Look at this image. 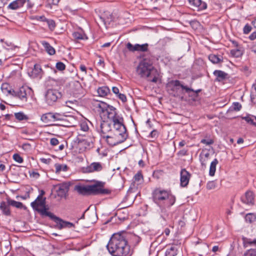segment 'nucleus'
<instances>
[{
    "instance_id": "f257e3e1",
    "label": "nucleus",
    "mask_w": 256,
    "mask_h": 256,
    "mask_svg": "<svg viewBox=\"0 0 256 256\" xmlns=\"http://www.w3.org/2000/svg\"><path fill=\"white\" fill-rule=\"evenodd\" d=\"M109 253L112 256H130V246L124 233L114 234L106 246Z\"/></svg>"
},
{
    "instance_id": "f03ea898",
    "label": "nucleus",
    "mask_w": 256,
    "mask_h": 256,
    "mask_svg": "<svg viewBox=\"0 0 256 256\" xmlns=\"http://www.w3.org/2000/svg\"><path fill=\"white\" fill-rule=\"evenodd\" d=\"M153 200L160 208L162 212L174 204L176 197L170 190L161 188H156L152 192Z\"/></svg>"
},
{
    "instance_id": "7ed1b4c3",
    "label": "nucleus",
    "mask_w": 256,
    "mask_h": 256,
    "mask_svg": "<svg viewBox=\"0 0 256 256\" xmlns=\"http://www.w3.org/2000/svg\"><path fill=\"white\" fill-rule=\"evenodd\" d=\"M104 183L98 182L92 185H76L74 190L80 194L86 196L90 194H108L110 193L108 189L104 188Z\"/></svg>"
},
{
    "instance_id": "20e7f679",
    "label": "nucleus",
    "mask_w": 256,
    "mask_h": 256,
    "mask_svg": "<svg viewBox=\"0 0 256 256\" xmlns=\"http://www.w3.org/2000/svg\"><path fill=\"white\" fill-rule=\"evenodd\" d=\"M95 106L98 108V110L102 118L112 120L114 125L122 123L120 121L121 118L116 116V108L113 106L102 102H98Z\"/></svg>"
},
{
    "instance_id": "39448f33",
    "label": "nucleus",
    "mask_w": 256,
    "mask_h": 256,
    "mask_svg": "<svg viewBox=\"0 0 256 256\" xmlns=\"http://www.w3.org/2000/svg\"><path fill=\"white\" fill-rule=\"evenodd\" d=\"M46 198H44L41 194H40L36 200L30 204V205L32 208L38 212L42 216L50 218L52 213L48 211V208L46 207Z\"/></svg>"
},
{
    "instance_id": "423d86ee",
    "label": "nucleus",
    "mask_w": 256,
    "mask_h": 256,
    "mask_svg": "<svg viewBox=\"0 0 256 256\" xmlns=\"http://www.w3.org/2000/svg\"><path fill=\"white\" fill-rule=\"evenodd\" d=\"M168 87L173 92L174 96H179L184 94V92L190 95V92L194 90L183 85L178 80H172L168 84Z\"/></svg>"
},
{
    "instance_id": "0eeeda50",
    "label": "nucleus",
    "mask_w": 256,
    "mask_h": 256,
    "mask_svg": "<svg viewBox=\"0 0 256 256\" xmlns=\"http://www.w3.org/2000/svg\"><path fill=\"white\" fill-rule=\"evenodd\" d=\"M153 67L152 62L150 60L144 58L139 63L136 72L140 77L146 78Z\"/></svg>"
},
{
    "instance_id": "6e6552de",
    "label": "nucleus",
    "mask_w": 256,
    "mask_h": 256,
    "mask_svg": "<svg viewBox=\"0 0 256 256\" xmlns=\"http://www.w3.org/2000/svg\"><path fill=\"white\" fill-rule=\"evenodd\" d=\"M61 93L58 90L50 89L47 91L46 94V102L49 105H52L56 102L58 99L61 98Z\"/></svg>"
},
{
    "instance_id": "1a4fd4ad",
    "label": "nucleus",
    "mask_w": 256,
    "mask_h": 256,
    "mask_svg": "<svg viewBox=\"0 0 256 256\" xmlns=\"http://www.w3.org/2000/svg\"><path fill=\"white\" fill-rule=\"evenodd\" d=\"M50 218L56 224L57 228L60 230L64 228H71L74 226V224L72 223L64 221L62 219L54 215L53 214Z\"/></svg>"
},
{
    "instance_id": "9d476101",
    "label": "nucleus",
    "mask_w": 256,
    "mask_h": 256,
    "mask_svg": "<svg viewBox=\"0 0 256 256\" xmlns=\"http://www.w3.org/2000/svg\"><path fill=\"white\" fill-rule=\"evenodd\" d=\"M113 130L112 129V124L108 120H102L100 125V132L101 136L104 138L108 134L112 133Z\"/></svg>"
},
{
    "instance_id": "9b49d317",
    "label": "nucleus",
    "mask_w": 256,
    "mask_h": 256,
    "mask_svg": "<svg viewBox=\"0 0 256 256\" xmlns=\"http://www.w3.org/2000/svg\"><path fill=\"white\" fill-rule=\"evenodd\" d=\"M70 186V182H64L58 184L56 190L58 196L60 198L64 196L68 192Z\"/></svg>"
},
{
    "instance_id": "f8f14e48",
    "label": "nucleus",
    "mask_w": 256,
    "mask_h": 256,
    "mask_svg": "<svg viewBox=\"0 0 256 256\" xmlns=\"http://www.w3.org/2000/svg\"><path fill=\"white\" fill-rule=\"evenodd\" d=\"M148 44H136L132 45L131 43L128 42L126 44L127 48L130 52H146L148 49Z\"/></svg>"
},
{
    "instance_id": "ddd939ff",
    "label": "nucleus",
    "mask_w": 256,
    "mask_h": 256,
    "mask_svg": "<svg viewBox=\"0 0 256 256\" xmlns=\"http://www.w3.org/2000/svg\"><path fill=\"white\" fill-rule=\"evenodd\" d=\"M188 2L192 8L198 11L205 10L207 8L206 4L201 0H188Z\"/></svg>"
},
{
    "instance_id": "4468645a",
    "label": "nucleus",
    "mask_w": 256,
    "mask_h": 256,
    "mask_svg": "<svg viewBox=\"0 0 256 256\" xmlns=\"http://www.w3.org/2000/svg\"><path fill=\"white\" fill-rule=\"evenodd\" d=\"M27 90L30 91L31 89L29 88L26 89L24 87H22L18 92H15L14 96L20 98L23 102H26L28 100Z\"/></svg>"
},
{
    "instance_id": "2eb2a0df",
    "label": "nucleus",
    "mask_w": 256,
    "mask_h": 256,
    "mask_svg": "<svg viewBox=\"0 0 256 256\" xmlns=\"http://www.w3.org/2000/svg\"><path fill=\"white\" fill-rule=\"evenodd\" d=\"M190 174L186 169H182L180 172V186L182 187L187 186L189 182Z\"/></svg>"
},
{
    "instance_id": "dca6fc26",
    "label": "nucleus",
    "mask_w": 256,
    "mask_h": 256,
    "mask_svg": "<svg viewBox=\"0 0 256 256\" xmlns=\"http://www.w3.org/2000/svg\"><path fill=\"white\" fill-rule=\"evenodd\" d=\"M26 0H15L10 2L7 6L8 10H16L22 8Z\"/></svg>"
},
{
    "instance_id": "f3484780",
    "label": "nucleus",
    "mask_w": 256,
    "mask_h": 256,
    "mask_svg": "<svg viewBox=\"0 0 256 256\" xmlns=\"http://www.w3.org/2000/svg\"><path fill=\"white\" fill-rule=\"evenodd\" d=\"M102 169V164L99 162H92L86 168V171L88 172H100Z\"/></svg>"
},
{
    "instance_id": "a211bd4d",
    "label": "nucleus",
    "mask_w": 256,
    "mask_h": 256,
    "mask_svg": "<svg viewBox=\"0 0 256 256\" xmlns=\"http://www.w3.org/2000/svg\"><path fill=\"white\" fill-rule=\"evenodd\" d=\"M210 153L207 152L202 150V152L200 154V160L202 168H206V164L210 160Z\"/></svg>"
},
{
    "instance_id": "6ab92c4d",
    "label": "nucleus",
    "mask_w": 256,
    "mask_h": 256,
    "mask_svg": "<svg viewBox=\"0 0 256 256\" xmlns=\"http://www.w3.org/2000/svg\"><path fill=\"white\" fill-rule=\"evenodd\" d=\"M242 200L244 203L248 204H252L254 202V195L252 192L248 191L245 195L242 198Z\"/></svg>"
},
{
    "instance_id": "aec40b11",
    "label": "nucleus",
    "mask_w": 256,
    "mask_h": 256,
    "mask_svg": "<svg viewBox=\"0 0 256 256\" xmlns=\"http://www.w3.org/2000/svg\"><path fill=\"white\" fill-rule=\"evenodd\" d=\"M146 78H148V80L156 83L159 78V73L157 70L153 67L150 70V72L148 76H146Z\"/></svg>"
},
{
    "instance_id": "412c9836",
    "label": "nucleus",
    "mask_w": 256,
    "mask_h": 256,
    "mask_svg": "<svg viewBox=\"0 0 256 256\" xmlns=\"http://www.w3.org/2000/svg\"><path fill=\"white\" fill-rule=\"evenodd\" d=\"M1 90L2 92L8 96V94L14 95L15 91L12 88L8 83H4L1 86Z\"/></svg>"
},
{
    "instance_id": "4be33fe9",
    "label": "nucleus",
    "mask_w": 256,
    "mask_h": 256,
    "mask_svg": "<svg viewBox=\"0 0 256 256\" xmlns=\"http://www.w3.org/2000/svg\"><path fill=\"white\" fill-rule=\"evenodd\" d=\"M10 204L8 203V202H5L2 201L0 202V210L2 211V214L6 216H10L11 214V212L10 208Z\"/></svg>"
},
{
    "instance_id": "5701e85b",
    "label": "nucleus",
    "mask_w": 256,
    "mask_h": 256,
    "mask_svg": "<svg viewBox=\"0 0 256 256\" xmlns=\"http://www.w3.org/2000/svg\"><path fill=\"white\" fill-rule=\"evenodd\" d=\"M103 138L106 140L108 144L110 146H114L119 144L112 132L110 133V134L106 135Z\"/></svg>"
},
{
    "instance_id": "b1692460",
    "label": "nucleus",
    "mask_w": 256,
    "mask_h": 256,
    "mask_svg": "<svg viewBox=\"0 0 256 256\" xmlns=\"http://www.w3.org/2000/svg\"><path fill=\"white\" fill-rule=\"evenodd\" d=\"M214 75L216 77V80L221 82L227 78L228 74L220 70H216L213 72Z\"/></svg>"
},
{
    "instance_id": "393cba45",
    "label": "nucleus",
    "mask_w": 256,
    "mask_h": 256,
    "mask_svg": "<svg viewBox=\"0 0 256 256\" xmlns=\"http://www.w3.org/2000/svg\"><path fill=\"white\" fill-rule=\"evenodd\" d=\"M42 70L40 64H36L32 72L29 73L30 77L36 78L40 76Z\"/></svg>"
},
{
    "instance_id": "a878e982",
    "label": "nucleus",
    "mask_w": 256,
    "mask_h": 256,
    "mask_svg": "<svg viewBox=\"0 0 256 256\" xmlns=\"http://www.w3.org/2000/svg\"><path fill=\"white\" fill-rule=\"evenodd\" d=\"M112 132L114 135L118 144H120L125 141L128 136V135H122L121 133H118L117 130H113Z\"/></svg>"
},
{
    "instance_id": "bb28decb",
    "label": "nucleus",
    "mask_w": 256,
    "mask_h": 256,
    "mask_svg": "<svg viewBox=\"0 0 256 256\" xmlns=\"http://www.w3.org/2000/svg\"><path fill=\"white\" fill-rule=\"evenodd\" d=\"M42 44L45 50L50 54V55H54L56 53V50L54 48L50 45V44L45 41H43L42 42Z\"/></svg>"
},
{
    "instance_id": "cd10ccee",
    "label": "nucleus",
    "mask_w": 256,
    "mask_h": 256,
    "mask_svg": "<svg viewBox=\"0 0 256 256\" xmlns=\"http://www.w3.org/2000/svg\"><path fill=\"white\" fill-rule=\"evenodd\" d=\"M6 200L8 204L13 207H15L16 208L20 209H22L24 207L22 202L16 201L10 198H7Z\"/></svg>"
},
{
    "instance_id": "c85d7f7f",
    "label": "nucleus",
    "mask_w": 256,
    "mask_h": 256,
    "mask_svg": "<svg viewBox=\"0 0 256 256\" xmlns=\"http://www.w3.org/2000/svg\"><path fill=\"white\" fill-rule=\"evenodd\" d=\"M54 167L56 168V173L58 174H60L61 172H66L68 169L67 165L65 164H56Z\"/></svg>"
},
{
    "instance_id": "c756f323",
    "label": "nucleus",
    "mask_w": 256,
    "mask_h": 256,
    "mask_svg": "<svg viewBox=\"0 0 256 256\" xmlns=\"http://www.w3.org/2000/svg\"><path fill=\"white\" fill-rule=\"evenodd\" d=\"M97 92L100 96H105L110 93V90L107 86L100 87L98 89Z\"/></svg>"
},
{
    "instance_id": "7c9ffc66",
    "label": "nucleus",
    "mask_w": 256,
    "mask_h": 256,
    "mask_svg": "<svg viewBox=\"0 0 256 256\" xmlns=\"http://www.w3.org/2000/svg\"><path fill=\"white\" fill-rule=\"evenodd\" d=\"M100 18L102 20L104 24H110L114 19L113 16L110 12H105L102 17Z\"/></svg>"
},
{
    "instance_id": "2f4dec72",
    "label": "nucleus",
    "mask_w": 256,
    "mask_h": 256,
    "mask_svg": "<svg viewBox=\"0 0 256 256\" xmlns=\"http://www.w3.org/2000/svg\"><path fill=\"white\" fill-rule=\"evenodd\" d=\"M218 160L216 158H215L210 164V170H209V174L210 176H214L215 174L216 170V166L218 164Z\"/></svg>"
},
{
    "instance_id": "473e14b6",
    "label": "nucleus",
    "mask_w": 256,
    "mask_h": 256,
    "mask_svg": "<svg viewBox=\"0 0 256 256\" xmlns=\"http://www.w3.org/2000/svg\"><path fill=\"white\" fill-rule=\"evenodd\" d=\"M242 50L240 47L236 48L230 50L231 55L234 58H240L242 55Z\"/></svg>"
},
{
    "instance_id": "72a5a7b5",
    "label": "nucleus",
    "mask_w": 256,
    "mask_h": 256,
    "mask_svg": "<svg viewBox=\"0 0 256 256\" xmlns=\"http://www.w3.org/2000/svg\"><path fill=\"white\" fill-rule=\"evenodd\" d=\"M244 246V248H246L249 246H252V244L255 245L256 246V239H254V240H252L250 238L244 237L242 238Z\"/></svg>"
},
{
    "instance_id": "f704fd0d",
    "label": "nucleus",
    "mask_w": 256,
    "mask_h": 256,
    "mask_svg": "<svg viewBox=\"0 0 256 256\" xmlns=\"http://www.w3.org/2000/svg\"><path fill=\"white\" fill-rule=\"evenodd\" d=\"M208 59L213 64H218L222 62V56H218L217 55L213 54H210L208 56Z\"/></svg>"
},
{
    "instance_id": "c9c22d12",
    "label": "nucleus",
    "mask_w": 256,
    "mask_h": 256,
    "mask_svg": "<svg viewBox=\"0 0 256 256\" xmlns=\"http://www.w3.org/2000/svg\"><path fill=\"white\" fill-rule=\"evenodd\" d=\"M40 120L44 123H50L52 122L51 112H48L43 114L40 118Z\"/></svg>"
},
{
    "instance_id": "e433bc0d",
    "label": "nucleus",
    "mask_w": 256,
    "mask_h": 256,
    "mask_svg": "<svg viewBox=\"0 0 256 256\" xmlns=\"http://www.w3.org/2000/svg\"><path fill=\"white\" fill-rule=\"evenodd\" d=\"M177 254V250L176 246H172L166 250L165 256H176Z\"/></svg>"
},
{
    "instance_id": "4c0bfd02",
    "label": "nucleus",
    "mask_w": 256,
    "mask_h": 256,
    "mask_svg": "<svg viewBox=\"0 0 256 256\" xmlns=\"http://www.w3.org/2000/svg\"><path fill=\"white\" fill-rule=\"evenodd\" d=\"M72 36L78 40L87 39L86 34L82 32H75L72 33Z\"/></svg>"
},
{
    "instance_id": "58836bf2",
    "label": "nucleus",
    "mask_w": 256,
    "mask_h": 256,
    "mask_svg": "<svg viewBox=\"0 0 256 256\" xmlns=\"http://www.w3.org/2000/svg\"><path fill=\"white\" fill-rule=\"evenodd\" d=\"M14 116L18 120L22 121L23 120H28V117L23 112H18L14 114Z\"/></svg>"
},
{
    "instance_id": "ea45409f",
    "label": "nucleus",
    "mask_w": 256,
    "mask_h": 256,
    "mask_svg": "<svg viewBox=\"0 0 256 256\" xmlns=\"http://www.w3.org/2000/svg\"><path fill=\"white\" fill-rule=\"evenodd\" d=\"M247 122L250 123L254 126H256V116H246L242 118Z\"/></svg>"
},
{
    "instance_id": "a19ab883",
    "label": "nucleus",
    "mask_w": 256,
    "mask_h": 256,
    "mask_svg": "<svg viewBox=\"0 0 256 256\" xmlns=\"http://www.w3.org/2000/svg\"><path fill=\"white\" fill-rule=\"evenodd\" d=\"M68 116L64 114L56 112V121L62 122L64 124H66L67 122Z\"/></svg>"
},
{
    "instance_id": "79ce46f5",
    "label": "nucleus",
    "mask_w": 256,
    "mask_h": 256,
    "mask_svg": "<svg viewBox=\"0 0 256 256\" xmlns=\"http://www.w3.org/2000/svg\"><path fill=\"white\" fill-rule=\"evenodd\" d=\"M244 256H256V249L251 248L247 250L244 254Z\"/></svg>"
},
{
    "instance_id": "37998d69",
    "label": "nucleus",
    "mask_w": 256,
    "mask_h": 256,
    "mask_svg": "<svg viewBox=\"0 0 256 256\" xmlns=\"http://www.w3.org/2000/svg\"><path fill=\"white\" fill-rule=\"evenodd\" d=\"M46 22L49 28L52 30H54L56 26L54 21L52 20L47 19Z\"/></svg>"
},
{
    "instance_id": "c03bdc74",
    "label": "nucleus",
    "mask_w": 256,
    "mask_h": 256,
    "mask_svg": "<svg viewBox=\"0 0 256 256\" xmlns=\"http://www.w3.org/2000/svg\"><path fill=\"white\" fill-rule=\"evenodd\" d=\"M13 159L16 162L21 164L23 162L24 160L22 156L18 154H14L12 156Z\"/></svg>"
},
{
    "instance_id": "a18cd8bd",
    "label": "nucleus",
    "mask_w": 256,
    "mask_h": 256,
    "mask_svg": "<svg viewBox=\"0 0 256 256\" xmlns=\"http://www.w3.org/2000/svg\"><path fill=\"white\" fill-rule=\"evenodd\" d=\"M134 182H140L143 179L142 175L140 172H138L134 176Z\"/></svg>"
},
{
    "instance_id": "49530a36",
    "label": "nucleus",
    "mask_w": 256,
    "mask_h": 256,
    "mask_svg": "<svg viewBox=\"0 0 256 256\" xmlns=\"http://www.w3.org/2000/svg\"><path fill=\"white\" fill-rule=\"evenodd\" d=\"M245 218L246 222H252L256 218L254 214H248L246 215Z\"/></svg>"
},
{
    "instance_id": "de8ad7c7",
    "label": "nucleus",
    "mask_w": 256,
    "mask_h": 256,
    "mask_svg": "<svg viewBox=\"0 0 256 256\" xmlns=\"http://www.w3.org/2000/svg\"><path fill=\"white\" fill-rule=\"evenodd\" d=\"M242 108V105L238 102H234L232 106V109L234 111H239Z\"/></svg>"
},
{
    "instance_id": "09e8293b",
    "label": "nucleus",
    "mask_w": 256,
    "mask_h": 256,
    "mask_svg": "<svg viewBox=\"0 0 256 256\" xmlns=\"http://www.w3.org/2000/svg\"><path fill=\"white\" fill-rule=\"evenodd\" d=\"M56 68L59 70H63L66 68V66L63 62H58L56 64Z\"/></svg>"
},
{
    "instance_id": "8fccbe9b",
    "label": "nucleus",
    "mask_w": 256,
    "mask_h": 256,
    "mask_svg": "<svg viewBox=\"0 0 256 256\" xmlns=\"http://www.w3.org/2000/svg\"><path fill=\"white\" fill-rule=\"evenodd\" d=\"M216 187V183L214 181L209 182L206 185L208 190L214 189Z\"/></svg>"
},
{
    "instance_id": "3c124183",
    "label": "nucleus",
    "mask_w": 256,
    "mask_h": 256,
    "mask_svg": "<svg viewBox=\"0 0 256 256\" xmlns=\"http://www.w3.org/2000/svg\"><path fill=\"white\" fill-rule=\"evenodd\" d=\"M80 129L84 132H87L89 129V128L86 122H82L80 124Z\"/></svg>"
},
{
    "instance_id": "603ef678",
    "label": "nucleus",
    "mask_w": 256,
    "mask_h": 256,
    "mask_svg": "<svg viewBox=\"0 0 256 256\" xmlns=\"http://www.w3.org/2000/svg\"><path fill=\"white\" fill-rule=\"evenodd\" d=\"M200 142L206 145H210L212 144L214 142L212 139L206 140V139H202L200 141Z\"/></svg>"
},
{
    "instance_id": "864d4df0",
    "label": "nucleus",
    "mask_w": 256,
    "mask_h": 256,
    "mask_svg": "<svg viewBox=\"0 0 256 256\" xmlns=\"http://www.w3.org/2000/svg\"><path fill=\"white\" fill-rule=\"evenodd\" d=\"M114 129L113 130H118L119 129H122L123 130V128H126L124 124L122 123L114 125Z\"/></svg>"
},
{
    "instance_id": "5fc2aeb1",
    "label": "nucleus",
    "mask_w": 256,
    "mask_h": 256,
    "mask_svg": "<svg viewBox=\"0 0 256 256\" xmlns=\"http://www.w3.org/2000/svg\"><path fill=\"white\" fill-rule=\"evenodd\" d=\"M251 26H249L248 24H246L244 28V33L245 34H248L251 31Z\"/></svg>"
},
{
    "instance_id": "6e6d98bb",
    "label": "nucleus",
    "mask_w": 256,
    "mask_h": 256,
    "mask_svg": "<svg viewBox=\"0 0 256 256\" xmlns=\"http://www.w3.org/2000/svg\"><path fill=\"white\" fill-rule=\"evenodd\" d=\"M50 144L51 145L55 146L59 144V142L56 138H52L50 140Z\"/></svg>"
},
{
    "instance_id": "4d7b16f0",
    "label": "nucleus",
    "mask_w": 256,
    "mask_h": 256,
    "mask_svg": "<svg viewBox=\"0 0 256 256\" xmlns=\"http://www.w3.org/2000/svg\"><path fill=\"white\" fill-rule=\"evenodd\" d=\"M122 102H125L126 101V97L124 94H122L120 93H119L116 96Z\"/></svg>"
},
{
    "instance_id": "13d9d810",
    "label": "nucleus",
    "mask_w": 256,
    "mask_h": 256,
    "mask_svg": "<svg viewBox=\"0 0 256 256\" xmlns=\"http://www.w3.org/2000/svg\"><path fill=\"white\" fill-rule=\"evenodd\" d=\"M158 136V132L156 130H152L149 136L152 138H156Z\"/></svg>"
},
{
    "instance_id": "bf43d9fd",
    "label": "nucleus",
    "mask_w": 256,
    "mask_h": 256,
    "mask_svg": "<svg viewBox=\"0 0 256 256\" xmlns=\"http://www.w3.org/2000/svg\"><path fill=\"white\" fill-rule=\"evenodd\" d=\"M118 132V133H121L122 135H128L126 133V128H123V130L122 129H119L117 130Z\"/></svg>"
},
{
    "instance_id": "052dcab7",
    "label": "nucleus",
    "mask_w": 256,
    "mask_h": 256,
    "mask_svg": "<svg viewBox=\"0 0 256 256\" xmlns=\"http://www.w3.org/2000/svg\"><path fill=\"white\" fill-rule=\"evenodd\" d=\"M249 38L252 40H254L256 39V32H253L249 36Z\"/></svg>"
},
{
    "instance_id": "680f3d73",
    "label": "nucleus",
    "mask_w": 256,
    "mask_h": 256,
    "mask_svg": "<svg viewBox=\"0 0 256 256\" xmlns=\"http://www.w3.org/2000/svg\"><path fill=\"white\" fill-rule=\"evenodd\" d=\"M52 122L56 121V112H51Z\"/></svg>"
},
{
    "instance_id": "e2e57ef3",
    "label": "nucleus",
    "mask_w": 256,
    "mask_h": 256,
    "mask_svg": "<svg viewBox=\"0 0 256 256\" xmlns=\"http://www.w3.org/2000/svg\"><path fill=\"white\" fill-rule=\"evenodd\" d=\"M112 92L117 96L118 94H119V89L117 87H113L112 88Z\"/></svg>"
},
{
    "instance_id": "0e129e2a",
    "label": "nucleus",
    "mask_w": 256,
    "mask_h": 256,
    "mask_svg": "<svg viewBox=\"0 0 256 256\" xmlns=\"http://www.w3.org/2000/svg\"><path fill=\"white\" fill-rule=\"evenodd\" d=\"M80 68L82 72H84L85 74H86V68L84 65H80Z\"/></svg>"
},
{
    "instance_id": "69168bd1",
    "label": "nucleus",
    "mask_w": 256,
    "mask_h": 256,
    "mask_svg": "<svg viewBox=\"0 0 256 256\" xmlns=\"http://www.w3.org/2000/svg\"><path fill=\"white\" fill-rule=\"evenodd\" d=\"M178 154L181 156H186L187 154V150H182L178 152Z\"/></svg>"
},
{
    "instance_id": "338daca9",
    "label": "nucleus",
    "mask_w": 256,
    "mask_h": 256,
    "mask_svg": "<svg viewBox=\"0 0 256 256\" xmlns=\"http://www.w3.org/2000/svg\"><path fill=\"white\" fill-rule=\"evenodd\" d=\"M30 176L34 178H38L39 177L40 174L38 172H33L32 174H30Z\"/></svg>"
},
{
    "instance_id": "774afa93",
    "label": "nucleus",
    "mask_w": 256,
    "mask_h": 256,
    "mask_svg": "<svg viewBox=\"0 0 256 256\" xmlns=\"http://www.w3.org/2000/svg\"><path fill=\"white\" fill-rule=\"evenodd\" d=\"M6 167L4 164L0 163V172H2L5 170Z\"/></svg>"
}]
</instances>
